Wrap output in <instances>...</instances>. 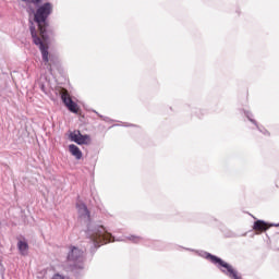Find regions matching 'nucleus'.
Returning a JSON list of instances; mask_svg holds the SVG:
<instances>
[{
  "instance_id": "nucleus-14",
  "label": "nucleus",
  "mask_w": 279,
  "mask_h": 279,
  "mask_svg": "<svg viewBox=\"0 0 279 279\" xmlns=\"http://www.w3.org/2000/svg\"><path fill=\"white\" fill-rule=\"evenodd\" d=\"M129 241H132V243H141V241H143V238L136 236V235H131V236H129Z\"/></svg>"
},
{
  "instance_id": "nucleus-15",
  "label": "nucleus",
  "mask_w": 279,
  "mask_h": 279,
  "mask_svg": "<svg viewBox=\"0 0 279 279\" xmlns=\"http://www.w3.org/2000/svg\"><path fill=\"white\" fill-rule=\"evenodd\" d=\"M268 228H279V223H270Z\"/></svg>"
},
{
  "instance_id": "nucleus-20",
  "label": "nucleus",
  "mask_w": 279,
  "mask_h": 279,
  "mask_svg": "<svg viewBox=\"0 0 279 279\" xmlns=\"http://www.w3.org/2000/svg\"><path fill=\"white\" fill-rule=\"evenodd\" d=\"M21 1H27V0H21Z\"/></svg>"
},
{
  "instance_id": "nucleus-8",
  "label": "nucleus",
  "mask_w": 279,
  "mask_h": 279,
  "mask_svg": "<svg viewBox=\"0 0 279 279\" xmlns=\"http://www.w3.org/2000/svg\"><path fill=\"white\" fill-rule=\"evenodd\" d=\"M267 222L264 220H256L253 225V230H255V232H267V230H269V227H267Z\"/></svg>"
},
{
  "instance_id": "nucleus-17",
  "label": "nucleus",
  "mask_w": 279,
  "mask_h": 279,
  "mask_svg": "<svg viewBox=\"0 0 279 279\" xmlns=\"http://www.w3.org/2000/svg\"><path fill=\"white\" fill-rule=\"evenodd\" d=\"M52 279H64V277L60 276V275H57L54 276Z\"/></svg>"
},
{
  "instance_id": "nucleus-4",
  "label": "nucleus",
  "mask_w": 279,
  "mask_h": 279,
  "mask_svg": "<svg viewBox=\"0 0 279 279\" xmlns=\"http://www.w3.org/2000/svg\"><path fill=\"white\" fill-rule=\"evenodd\" d=\"M202 257L206 258V260H210L213 265H216L217 269H219L221 274L227 276V278L243 279L239 270L234 269V267H232V265H230L228 262L221 259L220 257H217V255H213L208 252H203Z\"/></svg>"
},
{
  "instance_id": "nucleus-16",
  "label": "nucleus",
  "mask_w": 279,
  "mask_h": 279,
  "mask_svg": "<svg viewBox=\"0 0 279 279\" xmlns=\"http://www.w3.org/2000/svg\"><path fill=\"white\" fill-rule=\"evenodd\" d=\"M40 89L43 90V93H47V90L45 89V84L40 85Z\"/></svg>"
},
{
  "instance_id": "nucleus-7",
  "label": "nucleus",
  "mask_w": 279,
  "mask_h": 279,
  "mask_svg": "<svg viewBox=\"0 0 279 279\" xmlns=\"http://www.w3.org/2000/svg\"><path fill=\"white\" fill-rule=\"evenodd\" d=\"M76 208L78 210L80 217L83 219H86L87 221H90V211L88 210V207L84 203L76 204Z\"/></svg>"
},
{
  "instance_id": "nucleus-19",
  "label": "nucleus",
  "mask_w": 279,
  "mask_h": 279,
  "mask_svg": "<svg viewBox=\"0 0 279 279\" xmlns=\"http://www.w3.org/2000/svg\"><path fill=\"white\" fill-rule=\"evenodd\" d=\"M134 124H126V128H132Z\"/></svg>"
},
{
  "instance_id": "nucleus-12",
  "label": "nucleus",
  "mask_w": 279,
  "mask_h": 279,
  "mask_svg": "<svg viewBox=\"0 0 279 279\" xmlns=\"http://www.w3.org/2000/svg\"><path fill=\"white\" fill-rule=\"evenodd\" d=\"M81 133H82V132H80L78 130H76V131L70 133V140H71L73 143H76V145H77V143H78V141H80Z\"/></svg>"
},
{
  "instance_id": "nucleus-3",
  "label": "nucleus",
  "mask_w": 279,
  "mask_h": 279,
  "mask_svg": "<svg viewBox=\"0 0 279 279\" xmlns=\"http://www.w3.org/2000/svg\"><path fill=\"white\" fill-rule=\"evenodd\" d=\"M29 32L33 43L39 47L45 66H47V70L51 73V71H53V64H56V57L49 54V46L45 45L44 39L38 36V31H36V25H34L33 21H29Z\"/></svg>"
},
{
  "instance_id": "nucleus-2",
  "label": "nucleus",
  "mask_w": 279,
  "mask_h": 279,
  "mask_svg": "<svg viewBox=\"0 0 279 279\" xmlns=\"http://www.w3.org/2000/svg\"><path fill=\"white\" fill-rule=\"evenodd\" d=\"M86 236L92 254H95L101 247V243H110L114 239L112 233L108 232L104 226L90 221L87 225Z\"/></svg>"
},
{
  "instance_id": "nucleus-9",
  "label": "nucleus",
  "mask_w": 279,
  "mask_h": 279,
  "mask_svg": "<svg viewBox=\"0 0 279 279\" xmlns=\"http://www.w3.org/2000/svg\"><path fill=\"white\" fill-rule=\"evenodd\" d=\"M17 250L22 256H27V254H29V244L23 240H20L17 242Z\"/></svg>"
},
{
  "instance_id": "nucleus-13",
  "label": "nucleus",
  "mask_w": 279,
  "mask_h": 279,
  "mask_svg": "<svg viewBox=\"0 0 279 279\" xmlns=\"http://www.w3.org/2000/svg\"><path fill=\"white\" fill-rule=\"evenodd\" d=\"M246 118L248 119V121H251V123H253L254 125H256L257 130H260V128H258V122H256V120L252 119V113H250L248 111L245 112Z\"/></svg>"
},
{
  "instance_id": "nucleus-6",
  "label": "nucleus",
  "mask_w": 279,
  "mask_h": 279,
  "mask_svg": "<svg viewBox=\"0 0 279 279\" xmlns=\"http://www.w3.org/2000/svg\"><path fill=\"white\" fill-rule=\"evenodd\" d=\"M61 99L70 112L77 114V102L73 101L69 94L61 95Z\"/></svg>"
},
{
  "instance_id": "nucleus-10",
  "label": "nucleus",
  "mask_w": 279,
  "mask_h": 279,
  "mask_svg": "<svg viewBox=\"0 0 279 279\" xmlns=\"http://www.w3.org/2000/svg\"><path fill=\"white\" fill-rule=\"evenodd\" d=\"M69 151H70V154H72L74 156V158H76V160H82L83 154H82V150L80 149V147H77V145L70 144Z\"/></svg>"
},
{
  "instance_id": "nucleus-1",
  "label": "nucleus",
  "mask_w": 279,
  "mask_h": 279,
  "mask_svg": "<svg viewBox=\"0 0 279 279\" xmlns=\"http://www.w3.org/2000/svg\"><path fill=\"white\" fill-rule=\"evenodd\" d=\"M53 7L51 2H46L40 5V1H27L26 2V12L28 14H34V22L37 24L39 36L46 43L49 40V34H53V29L49 25V16Z\"/></svg>"
},
{
  "instance_id": "nucleus-5",
  "label": "nucleus",
  "mask_w": 279,
  "mask_h": 279,
  "mask_svg": "<svg viewBox=\"0 0 279 279\" xmlns=\"http://www.w3.org/2000/svg\"><path fill=\"white\" fill-rule=\"evenodd\" d=\"M66 260L68 263H72L71 264L72 271L84 270V260H86V255L84 254V250H81L77 246L70 245Z\"/></svg>"
},
{
  "instance_id": "nucleus-11",
  "label": "nucleus",
  "mask_w": 279,
  "mask_h": 279,
  "mask_svg": "<svg viewBox=\"0 0 279 279\" xmlns=\"http://www.w3.org/2000/svg\"><path fill=\"white\" fill-rule=\"evenodd\" d=\"M89 144H90V135L88 134L83 135L81 133V135L78 136L77 145H89Z\"/></svg>"
},
{
  "instance_id": "nucleus-18",
  "label": "nucleus",
  "mask_w": 279,
  "mask_h": 279,
  "mask_svg": "<svg viewBox=\"0 0 279 279\" xmlns=\"http://www.w3.org/2000/svg\"><path fill=\"white\" fill-rule=\"evenodd\" d=\"M98 117H99L100 119H104V121H108V118H105V117L101 116V114H98Z\"/></svg>"
}]
</instances>
